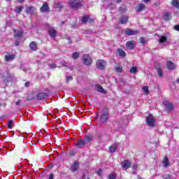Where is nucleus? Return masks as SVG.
<instances>
[{"label": "nucleus", "mask_w": 179, "mask_h": 179, "mask_svg": "<svg viewBox=\"0 0 179 179\" xmlns=\"http://www.w3.org/2000/svg\"><path fill=\"white\" fill-rule=\"evenodd\" d=\"M145 123L149 128H155V127H156V119L153 117V115L149 113V115L145 117Z\"/></svg>", "instance_id": "nucleus-1"}, {"label": "nucleus", "mask_w": 179, "mask_h": 179, "mask_svg": "<svg viewBox=\"0 0 179 179\" xmlns=\"http://www.w3.org/2000/svg\"><path fill=\"white\" fill-rule=\"evenodd\" d=\"M69 5L73 9H79V8H82V3H80V0H71L69 1Z\"/></svg>", "instance_id": "nucleus-2"}, {"label": "nucleus", "mask_w": 179, "mask_h": 179, "mask_svg": "<svg viewBox=\"0 0 179 179\" xmlns=\"http://www.w3.org/2000/svg\"><path fill=\"white\" fill-rule=\"evenodd\" d=\"M159 48H164L169 45V42H167V36H162L159 39Z\"/></svg>", "instance_id": "nucleus-3"}, {"label": "nucleus", "mask_w": 179, "mask_h": 179, "mask_svg": "<svg viewBox=\"0 0 179 179\" xmlns=\"http://www.w3.org/2000/svg\"><path fill=\"white\" fill-rule=\"evenodd\" d=\"M83 64L85 65H87V66L92 65V63L93 62V60L92 59V57H90L89 55H84L83 56Z\"/></svg>", "instance_id": "nucleus-4"}, {"label": "nucleus", "mask_w": 179, "mask_h": 179, "mask_svg": "<svg viewBox=\"0 0 179 179\" xmlns=\"http://www.w3.org/2000/svg\"><path fill=\"white\" fill-rule=\"evenodd\" d=\"M100 120L101 122H107L108 120V110L107 108H104L102 111V115L100 117Z\"/></svg>", "instance_id": "nucleus-5"}, {"label": "nucleus", "mask_w": 179, "mask_h": 179, "mask_svg": "<svg viewBox=\"0 0 179 179\" xmlns=\"http://www.w3.org/2000/svg\"><path fill=\"white\" fill-rule=\"evenodd\" d=\"M96 65L98 69L103 70L107 66V62L103 59H99L96 61Z\"/></svg>", "instance_id": "nucleus-6"}, {"label": "nucleus", "mask_w": 179, "mask_h": 179, "mask_svg": "<svg viewBox=\"0 0 179 179\" xmlns=\"http://www.w3.org/2000/svg\"><path fill=\"white\" fill-rule=\"evenodd\" d=\"M163 106L165 107V110H166V111H173V110H174L173 103L169 101H164L163 102Z\"/></svg>", "instance_id": "nucleus-7"}, {"label": "nucleus", "mask_w": 179, "mask_h": 179, "mask_svg": "<svg viewBox=\"0 0 179 179\" xmlns=\"http://www.w3.org/2000/svg\"><path fill=\"white\" fill-rule=\"evenodd\" d=\"M166 67L169 71H174V69H176V68H177V66L173 62L167 61L166 62Z\"/></svg>", "instance_id": "nucleus-8"}, {"label": "nucleus", "mask_w": 179, "mask_h": 179, "mask_svg": "<svg viewBox=\"0 0 179 179\" xmlns=\"http://www.w3.org/2000/svg\"><path fill=\"white\" fill-rule=\"evenodd\" d=\"M162 19L165 20V22H169V20H171V13L166 11L162 14Z\"/></svg>", "instance_id": "nucleus-9"}, {"label": "nucleus", "mask_w": 179, "mask_h": 179, "mask_svg": "<svg viewBox=\"0 0 179 179\" xmlns=\"http://www.w3.org/2000/svg\"><path fill=\"white\" fill-rule=\"evenodd\" d=\"M122 167L123 170H128V169H129V167H131V162H129L128 160L123 161L122 163Z\"/></svg>", "instance_id": "nucleus-10"}, {"label": "nucleus", "mask_w": 179, "mask_h": 179, "mask_svg": "<svg viewBox=\"0 0 179 179\" xmlns=\"http://www.w3.org/2000/svg\"><path fill=\"white\" fill-rule=\"evenodd\" d=\"M41 12L43 13H45V12H49L50 11V7L48 6V3H44L41 8H40Z\"/></svg>", "instance_id": "nucleus-11"}, {"label": "nucleus", "mask_w": 179, "mask_h": 179, "mask_svg": "<svg viewBox=\"0 0 179 179\" xmlns=\"http://www.w3.org/2000/svg\"><path fill=\"white\" fill-rule=\"evenodd\" d=\"M10 77H11L10 74H9V73L8 72L3 73V74H1V78L3 82H9Z\"/></svg>", "instance_id": "nucleus-12"}, {"label": "nucleus", "mask_w": 179, "mask_h": 179, "mask_svg": "<svg viewBox=\"0 0 179 179\" xmlns=\"http://www.w3.org/2000/svg\"><path fill=\"white\" fill-rule=\"evenodd\" d=\"M95 90L99 93H103V94H106V93H107V91H106L100 85H96L95 86Z\"/></svg>", "instance_id": "nucleus-13"}, {"label": "nucleus", "mask_w": 179, "mask_h": 179, "mask_svg": "<svg viewBox=\"0 0 179 179\" xmlns=\"http://www.w3.org/2000/svg\"><path fill=\"white\" fill-rule=\"evenodd\" d=\"M135 46V41H129L126 43V47L128 50H134V47Z\"/></svg>", "instance_id": "nucleus-14"}, {"label": "nucleus", "mask_w": 179, "mask_h": 179, "mask_svg": "<svg viewBox=\"0 0 179 179\" xmlns=\"http://www.w3.org/2000/svg\"><path fill=\"white\" fill-rule=\"evenodd\" d=\"M162 166L164 169H167L170 166V162H169V159L167 157H165L162 161Z\"/></svg>", "instance_id": "nucleus-15"}, {"label": "nucleus", "mask_w": 179, "mask_h": 179, "mask_svg": "<svg viewBox=\"0 0 179 179\" xmlns=\"http://www.w3.org/2000/svg\"><path fill=\"white\" fill-rule=\"evenodd\" d=\"M48 33L50 36V37H55V36H57V31H55L54 28H49L48 30Z\"/></svg>", "instance_id": "nucleus-16"}, {"label": "nucleus", "mask_w": 179, "mask_h": 179, "mask_svg": "<svg viewBox=\"0 0 179 179\" xmlns=\"http://www.w3.org/2000/svg\"><path fill=\"white\" fill-rule=\"evenodd\" d=\"M138 33H139L138 31H134L131 29H127L125 31V34L127 36H135V34H138Z\"/></svg>", "instance_id": "nucleus-17"}, {"label": "nucleus", "mask_w": 179, "mask_h": 179, "mask_svg": "<svg viewBox=\"0 0 179 179\" xmlns=\"http://www.w3.org/2000/svg\"><path fill=\"white\" fill-rule=\"evenodd\" d=\"M85 145H86V142L85 141V140H79L76 143V148H83V146H85Z\"/></svg>", "instance_id": "nucleus-18"}, {"label": "nucleus", "mask_w": 179, "mask_h": 179, "mask_svg": "<svg viewBox=\"0 0 179 179\" xmlns=\"http://www.w3.org/2000/svg\"><path fill=\"white\" fill-rule=\"evenodd\" d=\"M78 169H79V162H75L73 165L71 166V171L75 173V171H78Z\"/></svg>", "instance_id": "nucleus-19"}, {"label": "nucleus", "mask_w": 179, "mask_h": 179, "mask_svg": "<svg viewBox=\"0 0 179 179\" xmlns=\"http://www.w3.org/2000/svg\"><path fill=\"white\" fill-rule=\"evenodd\" d=\"M128 22V16L127 15H122L120 18V23L121 24H125L126 23Z\"/></svg>", "instance_id": "nucleus-20"}, {"label": "nucleus", "mask_w": 179, "mask_h": 179, "mask_svg": "<svg viewBox=\"0 0 179 179\" xmlns=\"http://www.w3.org/2000/svg\"><path fill=\"white\" fill-rule=\"evenodd\" d=\"M48 97V94L47 93H40L37 95L38 100H44V99H47Z\"/></svg>", "instance_id": "nucleus-21"}, {"label": "nucleus", "mask_w": 179, "mask_h": 179, "mask_svg": "<svg viewBox=\"0 0 179 179\" xmlns=\"http://www.w3.org/2000/svg\"><path fill=\"white\" fill-rule=\"evenodd\" d=\"M26 13H29L30 15H32V13H34L36 12V8L33 6L28 7L25 9Z\"/></svg>", "instance_id": "nucleus-22"}, {"label": "nucleus", "mask_w": 179, "mask_h": 179, "mask_svg": "<svg viewBox=\"0 0 179 179\" xmlns=\"http://www.w3.org/2000/svg\"><path fill=\"white\" fill-rule=\"evenodd\" d=\"M15 55L11 54V55H6L4 59L6 62H8L9 61H13V59H15Z\"/></svg>", "instance_id": "nucleus-23"}, {"label": "nucleus", "mask_w": 179, "mask_h": 179, "mask_svg": "<svg viewBox=\"0 0 179 179\" xmlns=\"http://www.w3.org/2000/svg\"><path fill=\"white\" fill-rule=\"evenodd\" d=\"M14 32H15V37L19 40L20 38H22V36L23 34V31H16V29H14Z\"/></svg>", "instance_id": "nucleus-24"}, {"label": "nucleus", "mask_w": 179, "mask_h": 179, "mask_svg": "<svg viewBox=\"0 0 179 179\" xmlns=\"http://www.w3.org/2000/svg\"><path fill=\"white\" fill-rule=\"evenodd\" d=\"M117 54H118L120 57H122V58L127 57V53L122 49H117Z\"/></svg>", "instance_id": "nucleus-25"}, {"label": "nucleus", "mask_w": 179, "mask_h": 179, "mask_svg": "<svg viewBox=\"0 0 179 179\" xmlns=\"http://www.w3.org/2000/svg\"><path fill=\"white\" fill-rule=\"evenodd\" d=\"M29 48L33 51H36L37 50V43H36V42H31L29 44Z\"/></svg>", "instance_id": "nucleus-26"}, {"label": "nucleus", "mask_w": 179, "mask_h": 179, "mask_svg": "<svg viewBox=\"0 0 179 179\" xmlns=\"http://www.w3.org/2000/svg\"><path fill=\"white\" fill-rule=\"evenodd\" d=\"M172 6L176 8V9H179V1L178 0H172L171 1Z\"/></svg>", "instance_id": "nucleus-27"}, {"label": "nucleus", "mask_w": 179, "mask_h": 179, "mask_svg": "<svg viewBox=\"0 0 179 179\" xmlns=\"http://www.w3.org/2000/svg\"><path fill=\"white\" fill-rule=\"evenodd\" d=\"M136 8H137V12L139 13V12H142V10H143L145 9V4L140 3L137 6Z\"/></svg>", "instance_id": "nucleus-28"}, {"label": "nucleus", "mask_w": 179, "mask_h": 179, "mask_svg": "<svg viewBox=\"0 0 179 179\" xmlns=\"http://www.w3.org/2000/svg\"><path fill=\"white\" fill-rule=\"evenodd\" d=\"M117 144L110 145L109 148V152H110V153H114V152H115L117 150Z\"/></svg>", "instance_id": "nucleus-29"}, {"label": "nucleus", "mask_w": 179, "mask_h": 179, "mask_svg": "<svg viewBox=\"0 0 179 179\" xmlns=\"http://www.w3.org/2000/svg\"><path fill=\"white\" fill-rule=\"evenodd\" d=\"M141 89L145 94H149V87L143 86Z\"/></svg>", "instance_id": "nucleus-30"}, {"label": "nucleus", "mask_w": 179, "mask_h": 179, "mask_svg": "<svg viewBox=\"0 0 179 179\" xmlns=\"http://www.w3.org/2000/svg\"><path fill=\"white\" fill-rule=\"evenodd\" d=\"M22 10H23V8L20 6L16 7L15 9V13H17V14L21 13Z\"/></svg>", "instance_id": "nucleus-31"}, {"label": "nucleus", "mask_w": 179, "mask_h": 179, "mask_svg": "<svg viewBox=\"0 0 179 179\" xmlns=\"http://www.w3.org/2000/svg\"><path fill=\"white\" fill-rule=\"evenodd\" d=\"M85 139L86 142L89 143L93 139V136L89 135V136H85Z\"/></svg>", "instance_id": "nucleus-32"}, {"label": "nucleus", "mask_w": 179, "mask_h": 179, "mask_svg": "<svg viewBox=\"0 0 179 179\" xmlns=\"http://www.w3.org/2000/svg\"><path fill=\"white\" fill-rule=\"evenodd\" d=\"M82 23H87L89 22V16L86 15L82 17L81 19Z\"/></svg>", "instance_id": "nucleus-33"}, {"label": "nucleus", "mask_w": 179, "mask_h": 179, "mask_svg": "<svg viewBox=\"0 0 179 179\" xmlns=\"http://www.w3.org/2000/svg\"><path fill=\"white\" fill-rule=\"evenodd\" d=\"M138 72V69L135 66H133L130 69V73H136Z\"/></svg>", "instance_id": "nucleus-34"}, {"label": "nucleus", "mask_w": 179, "mask_h": 179, "mask_svg": "<svg viewBox=\"0 0 179 179\" xmlns=\"http://www.w3.org/2000/svg\"><path fill=\"white\" fill-rule=\"evenodd\" d=\"M157 73H158V76H159V78H163V71H162V69L158 68Z\"/></svg>", "instance_id": "nucleus-35"}, {"label": "nucleus", "mask_w": 179, "mask_h": 179, "mask_svg": "<svg viewBox=\"0 0 179 179\" xmlns=\"http://www.w3.org/2000/svg\"><path fill=\"white\" fill-rule=\"evenodd\" d=\"M72 58H73V59H78V58H79V53L78 52L73 53Z\"/></svg>", "instance_id": "nucleus-36"}, {"label": "nucleus", "mask_w": 179, "mask_h": 179, "mask_svg": "<svg viewBox=\"0 0 179 179\" xmlns=\"http://www.w3.org/2000/svg\"><path fill=\"white\" fill-rule=\"evenodd\" d=\"M13 125V122L12 120H9L8 122V128L9 129H12V126Z\"/></svg>", "instance_id": "nucleus-37"}, {"label": "nucleus", "mask_w": 179, "mask_h": 179, "mask_svg": "<svg viewBox=\"0 0 179 179\" xmlns=\"http://www.w3.org/2000/svg\"><path fill=\"white\" fill-rule=\"evenodd\" d=\"M140 43H141V44H145V43H146V39L145 38H143V37H140Z\"/></svg>", "instance_id": "nucleus-38"}, {"label": "nucleus", "mask_w": 179, "mask_h": 179, "mask_svg": "<svg viewBox=\"0 0 179 179\" xmlns=\"http://www.w3.org/2000/svg\"><path fill=\"white\" fill-rule=\"evenodd\" d=\"M115 69L116 71V72H122V67L121 66H115Z\"/></svg>", "instance_id": "nucleus-39"}, {"label": "nucleus", "mask_w": 179, "mask_h": 179, "mask_svg": "<svg viewBox=\"0 0 179 179\" xmlns=\"http://www.w3.org/2000/svg\"><path fill=\"white\" fill-rule=\"evenodd\" d=\"M71 80H73V78L72 76H67V77H66V82L67 83H69V81H71Z\"/></svg>", "instance_id": "nucleus-40"}, {"label": "nucleus", "mask_w": 179, "mask_h": 179, "mask_svg": "<svg viewBox=\"0 0 179 179\" xmlns=\"http://www.w3.org/2000/svg\"><path fill=\"white\" fill-rule=\"evenodd\" d=\"M108 179H115V175L112 173L108 176Z\"/></svg>", "instance_id": "nucleus-41"}, {"label": "nucleus", "mask_w": 179, "mask_h": 179, "mask_svg": "<svg viewBox=\"0 0 179 179\" xmlns=\"http://www.w3.org/2000/svg\"><path fill=\"white\" fill-rule=\"evenodd\" d=\"M174 30H176V31H179V24L175 25L173 27Z\"/></svg>", "instance_id": "nucleus-42"}, {"label": "nucleus", "mask_w": 179, "mask_h": 179, "mask_svg": "<svg viewBox=\"0 0 179 179\" xmlns=\"http://www.w3.org/2000/svg\"><path fill=\"white\" fill-rule=\"evenodd\" d=\"M163 179H171V176L170 175H165Z\"/></svg>", "instance_id": "nucleus-43"}, {"label": "nucleus", "mask_w": 179, "mask_h": 179, "mask_svg": "<svg viewBox=\"0 0 179 179\" xmlns=\"http://www.w3.org/2000/svg\"><path fill=\"white\" fill-rule=\"evenodd\" d=\"M51 69H55L57 68V65L55 64H50Z\"/></svg>", "instance_id": "nucleus-44"}, {"label": "nucleus", "mask_w": 179, "mask_h": 179, "mask_svg": "<svg viewBox=\"0 0 179 179\" xmlns=\"http://www.w3.org/2000/svg\"><path fill=\"white\" fill-rule=\"evenodd\" d=\"M21 103H22V99H20L15 102V106H20Z\"/></svg>", "instance_id": "nucleus-45"}, {"label": "nucleus", "mask_w": 179, "mask_h": 179, "mask_svg": "<svg viewBox=\"0 0 179 179\" xmlns=\"http://www.w3.org/2000/svg\"><path fill=\"white\" fill-rule=\"evenodd\" d=\"M69 156H75V151H70Z\"/></svg>", "instance_id": "nucleus-46"}, {"label": "nucleus", "mask_w": 179, "mask_h": 179, "mask_svg": "<svg viewBox=\"0 0 179 179\" xmlns=\"http://www.w3.org/2000/svg\"><path fill=\"white\" fill-rule=\"evenodd\" d=\"M48 179H54V173H50Z\"/></svg>", "instance_id": "nucleus-47"}, {"label": "nucleus", "mask_w": 179, "mask_h": 179, "mask_svg": "<svg viewBox=\"0 0 179 179\" xmlns=\"http://www.w3.org/2000/svg\"><path fill=\"white\" fill-rule=\"evenodd\" d=\"M29 85H30V83L27 82V83H25L24 86H25V87H29Z\"/></svg>", "instance_id": "nucleus-48"}, {"label": "nucleus", "mask_w": 179, "mask_h": 179, "mask_svg": "<svg viewBox=\"0 0 179 179\" xmlns=\"http://www.w3.org/2000/svg\"><path fill=\"white\" fill-rule=\"evenodd\" d=\"M120 10L121 11V12H125V8H123L122 9V7H120Z\"/></svg>", "instance_id": "nucleus-49"}, {"label": "nucleus", "mask_w": 179, "mask_h": 179, "mask_svg": "<svg viewBox=\"0 0 179 179\" xmlns=\"http://www.w3.org/2000/svg\"><path fill=\"white\" fill-rule=\"evenodd\" d=\"M88 22H90V23H93V22H94V20L89 18Z\"/></svg>", "instance_id": "nucleus-50"}, {"label": "nucleus", "mask_w": 179, "mask_h": 179, "mask_svg": "<svg viewBox=\"0 0 179 179\" xmlns=\"http://www.w3.org/2000/svg\"><path fill=\"white\" fill-rule=\"evenodd\" d=\"M20 44V42H19V41L15 42L16 47H19Z\"/></svg>", "instance_id": "nucleus-51"}, {"label": "nucleus", "mask_w": 179, "mask_h": 179, "mask_svg": "<svg viewBox=\"0 0 179 179\" xmlns=\"http://www.w3.org/2000/svg\"><path fill=\"white\" fill-rule=\"evenodd\" d=\"M97 174L98 176H101V170L99 169L98 171H97Z\"/></svg>", "instance_id": "nucleus-52"}, {"label": "nucleus", "mask_w": 179, "mask_h": 179, "mask_svg": "<svg viewBox=\"0 0 179 179\" xmlns=\"http://www.w3.org/2000/svg\"><path fill=\"white\" fill-rule=\"evenodd\" d=\"M62 66H64L65 68H66V63H65V62H62Z\"/></svg>", "instance_id": "nucleus-53"}, {"label": "nucleus", "mask_w": 179, "mask_h": 179, "mask_svg": "<svg viewBox=\"0 0 179 179\" xmlns=\"http://www.w3.org/2000/svg\"><path fill=\"white\" fill-rule=\"evenodd\" d=\"M115 1L117 2V3H120L122 2V0H115Z\"/></svg>", "instance_id": "nucleus-54"}, {"label": "nucleus", "mask_w": 179, "mask_h": 179, "mask_svg": "<svg viewBox=\"0 0 179 179\" xmlns=\"http://www.w3.org/2000/svg\"><path fill=\"white\" fill-rule=\"evenodd\" d=\"M24 1V0H18V2H19L20 3H23Z\"/></svg>", "instance_id": "nucleus-55"}, {"label": "nucleus", "mask_w": 179, "mask_h": 179, "mask_svg": "<svg viewBox=\"0 0 179 179\" xmlns=\"http://www.w3.org/2000/svg\"><path fill=\"white\" fill-rule=\"evenodd\" d=\"M150 0H143L144 2H145V3H148V2H150Z\"/></svg>", "instance_id": "nucleus-56"}, {"label": "nucleus", "mask_w": 179, "mask_h": 179, "mask_svg": "<svg viewBox=\"0 0 179 179\" xmlns=\"http://www.w3.org/2000/svg\"><path fill=\"white\" fill-rule=\"evenodd\" d=\"M96 117H99V115H96Z\"/></svg>", "instance_id": "nucleus-57"}, {"label": "nucleus", "mask_w": 179, "mask_h": 179, "mask_svg": "<svg viewBox=\"0 0 179 179\" xmlns=\"http://www.w3.org/2000/svg\"><path fill=\"white\" fill-rule=\"evenodd\" d=\"M7 1H12V0H7Z\"/></svg>", "instance_id": "nucleus-58"}]
</instances>
